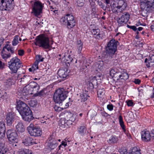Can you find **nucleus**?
Returning a JSON list of instances; mask_svg holds the SVG:
<instances>
[{"mask_svg": "<svg viewBox=\"0 0 154 154\" xmlns=\"http://www.w3.org/2000/svg\"><path fill=\"white\" fill-rule=\"evenodd\" d=\"M66 60L67 61H68V63H69L70 62H72V61L73 60V59L70 55H69L68 56L67 59H66Z\"/></svg>", "mask_w": 154, "mask_h": 154, "instance_id": "3c124183", "label": "nucleus"}, {"mask_svg": "<svg viewBox=\"0 0 154 154\" xmlns=\"http://www.w3.org/2000/svg\"><path fill=\"white\" fill-rule=\"evenodd\" d=\"M118 69L116 68L111 69L110 71V75L111 76L113 77Z\"/></svg>", "mask_w": 154, "mask_h": 154, "instance_id": "ea45409f", "label": "nucleus"}, {"mask_svg": "<svg viewBox=\"0 0 154 154\" xmlns=\"http://www.w3.org/2000/svg\"><path fill=\"white\" fill-rule=\"evenodd\" d=\"M134 82L136 84H139L140 82V80L138 79H135Z\"/></svg>", "mask_w": 154, "mask_h": 154, "instance_id": "4d7b16f0", "label": "nucleus"}, {"mask_svg": "<svg viewBox=\"0 0 154 154\" xmlns=\"http://www.w3.org/2000/svg\"><path fill=\"white\" fill-rule=\"evenodd\" d=\"M89 82H91L94 85L97 84V82L96 77L94 76L91 79Z\"/></svg>", "mask_w": 154, "mask_h": 154, "instance_id": "37998d69", "label": "nucleus"}, {"mask_svg": "<svg viewBox=\"0 0 154 154\" xmlns=\"http://www.w3.org/2000/svg\"><path fill=\"white\" fill-rule=\"evenodd\" d=\"M8 65L11 70L14 73H16L18 69L22 66L20 60L16 57L11 59L8 62Z\"/></svg>", "mask_w": 154, "mask_h": 154, "instance_id": "423d86ee", "label": "nucleus"}, {"mask_svg": "<svg viewBox=\"0 0 154 154\" xmlns=\"http://www.w3.org/2000/svg\"><path fill=\"white\" fill-rule=\"evenodd\" d=\"M101 114L102 116L106 117H107L109 116V115L105 112H102Z\"/></svg>", "mask_w": 154, "mask_h": 154, "instance_id": "6e6d98bb", "label": "nucleus"}, {"mask_svg": "<svg viewBox=\"0 0 154 154\" xmlns=\"http://www.w3.org/2000/svg\"><path fill=\"white\" fill-rule=\"evenodd\" d=\"M7 149L5 147L3 140L2 138L0 139V154H4L7 151Z\"/></svg>", "mask_w": 154, "mask_h": 154, "instance_id": "393cba45", "label": "nucleus"}, {"mask_svg": "<svg viewBox=\"0 0 154 154\" xmlns=\"http://www.w3.org/2000/svg\"><path fill=\"white\" fill-rule=\"evenodd\" d=\"M9 52L12 54L14 53V49L12 47L7 44L3 48L2 50L1 56L2 58L6 60L8 58L10 57L11 55L9 53Z\"/></svg>", "mask_w": 154, "mask_h": 154, "instance_id": "1a4fd4ad", "label": "nucleus"}, {"mask_svg": "<svg viewBox=\"0 0 154 154\" xmlns=\"http://www.w3.org/2000/svg\"><path fill=\"white\" fill-rule=\"evenodd\" d=\"M128 154H130V153H129ZM131 154H141V153L137 147H134L132 149Z\"/></svg>", "mask_w": 154, "mask_h": 154, "instance_id": "58836bf2", "label": "nucleus"}, {"mask_svg": "<svg viewBox=\"0 0 154 154\" xmlns=\"http://www.w3.org/2000/svg\"><path fill=\"white\" fill-rule=\"evenodd\" d=\"M119 151L121 154H126L127 153V150L124 148H122L119 149Z\"/></svg>", "mask_w": 154, "mask_h": 154, "instance_id": "c03bdc74", "label": "nucleus"}, {"mask_svg": "<svg viewBox=\"0 0 154 154\" xmlns=\"http://www.w3.org/2000/svg\"><path fill=\"white\" fill-rule=\"evenodd\" d=\"M19 36L18 35H16L14 37L13 40L12 41V45L15 46L17 45L19 42Z\"/></svg>", "mask_w": 154, "mask_h": 154, "instance_id": "c9c22d12", "label": "nucleus"}, {"mask_svg": "<svg viewBox=\"0 0 154 154\" xmlns=\"http://www.w3.org/2000/svg\"><path fill=\"white\" fill-rule=\"evenodd\" d=\"M144 62L147 67H154V55L150 57L148 59L146 58Z\"/></svg>", "mask_w": 154, "mask_h": 154, "instance_id": "412c9836", "label": "nucleus"}, {"mask_svg": "<svg viewBox=\"0 0 154 154\" xmlns=\"http://www.w3.org/2000/svg\"><path fill=\"white\" fill-rule=\"evenodd\" d=\"M65 117L66 119H69L73 122H74L75 120L78 121V117L76 115L72 114L70 112L66 113Z\"/></svg>", "mask_w": 154, "mask_h": 154, "instance_id": "aec40b11", "label": "nucleus"}, {"mask_svg": "<svg viewBox=\"0 0 154 154\" xmlns=\"http://www.w3.org/2000/svg\"><path fill=\"white\" fill-rule=\"evenodd\" d=\"M118 140L117 137L112 136L108 140V142L109 143H117Z\"/></svg>", "mask_w": 154, "mask_h": 154, "instance_id": "f704fd0d", "label": "nucleus"}, {"mask_svg": "<svg viewBox=\"0 0 154 154\" xmlns=\"http://www.w3.org/2000/svg\"><path fill=\"white\" fill-rule=\"evenodd\" d=\"M106 3V4H108L110 3V0H105Z\"/></svg>", "mask_w": 154, "mask_h": 154, "instance_id": "774afa93", "label": "nucleus"}, {"mask_svg": "<svg viewBox=\"0 0 154 154\" xmlns=\"http://www.w3.org/2000/svg\"><path fill=\"white\" fill-rule=\"evenodd\" d=\"M24 51L23 50H19L18 51V54L20 56H22L23 55Z\"/></svg>", "mask_w": 154, "mask_h": 154, "instance_id": "603ef678", "label": "nucleus"}, {"mask_svg": "<svg viewBox=\"0 0 154 154\" xmlns=\"http://www.w3.org/2000/svg\"><path fill=\"white\" fill-rule=\"evenodd\" d=\"M17 131L19 133H22L25 131V128L23 124L20 122H19L16 126Z\"/></svg>", "mask_w": 154, "mask_h": 154, "instance_id": "a878e982", "label": "nucleus"}, {"mask_svg": "<svg viewBox=\"0 0 154 154\" xmlns=\"http://www.w3.org/2000/svg\"><path fill=\"white\" fill-rule=\"evenodd\" d=\"M26 79H27V78H21L20 79V80H21L20 81V82H21V81H23V82H24V81H25L26 80Z\"/></svg>", "mask_w": 154, "mask_h": 154, "instance_id": "680f3d73", "label": "nucleus"}, {"mask_svg": "<svg viewBox=\"0 0 154 154\" xmlns=\"http://www.w3.org/2000/svg\"><path fill=\"white\" fill-rule=\"evenodd\" d=\"M140 2V8L146 13L154 11V0H138Z\"/></svg>", "mask_w": 154, "mask_h": 154, "instance_id": "7ed1b4c3", "label": "nucleus"}, {"mask_svg": "<svg viewBox=\"0 0 154 154\" xmlns=\"http://www.w3.org/2000/svg\"><path fill=\"white\" fill-rule=\"evenodd\" d=\"M126 102L128 106H132L134 105V103L132 100H129L128 101H126Z\"/></svg>", "mask_w": 154, "mask_h": 154, "instance_id": "de8ad7c7", "label": "nucleus"}, {"mask_svg": "<svg viewBox=\"0 0 154 154\" xmlns=\"http://www.w3.org/2000/svg\"><path fill=\"white\" fill-rule=\"evenodd\" d=\"M55 111L57 112H59L62 111L63 109V108L60 107L57 105H55L54 107Z\"/></svg>", "mask_w": 154, "mask_h": 154, "instance_id": "49530a36", "label": "nucleus"}, {"mask_svg": "<svg viewBox=\"0 0 154 154\" xmlns=\"http://www.w3.org/2000/svg\"><path fill=\"white\" fill-rule=\"evenodd\" d=\"M62 145L64 146V147H65L67 145V143L65 141H62L61 144L59 146V149H60V147Z\"/></svg>", "mask_w": 154, "mask_h": 154, "instance_id": "864d4df0", "label": "nucleus"}, {"mask_svg": "<svg viewBox=\"0 0 154 154\" xmlns=\"http://www.w3.org/2000/svg\"><path fill=\"white\" fill-rule=\"evenodd\" d=\"M66 119V120H65L64 119H62L60 121L62 126H63L64 128H66L70 127L73 122L69 119Z\"/></svg>", "mask_w": 154, "mask_h": 154, "instance_id": "5701e85b", "label": "nucleus"}, {"mask_svg": "<svg viewBox=\"0 0 154 154\" xmlns=\"http://www.w3.org/2000/svg\"><path fill=\"white\" fill-rule=\"evenodd\" d=\"M17 109L24 121L29 122L34 118L30 108L23 102L20 100L17 102Z\"/></svg>", "mask_w": 154, "mask_h": 154, "instance_id": "f257e3e1", "label": "nucleus"}, {"mask_svg": "<svg viewBox=\"0 0 154 154\" xmlns=\"http://www.w3.org/2000/svg\"><path fill=\"white\" fill-rule=\"evenodd\" d=\"M118 6L117 8L118 9L122 8V9L124 10L126 8L127 6L126 3L123 0H119L117 3Z\"/></svg>", "mask_w": 154, "mask_h": 154, "instance_id": "cd10ccee", "label": "nucleus"}, {"mask_svg": "<svg viewBox=\"0 0 154 154\" xmlns=\"http://www.w3.org/2000/svg\"><path fill=\"white\" fill-rule=\"evenodd\" d=\"M118 42L114 39H112L108 43L106 49V53L110 56L113 55L117 50Z\"/></svg>", "mask_w": 154, "mask_h": 154, "instance_id": "0eeeda50", "label": "nucleus"}, {"mask_svg": "<svg viewBox=\"0 0 154 154\" xmlns=\"http://www.w3.org/2000/svg\"><path fill=\"white\" fill-rule=\"evenodd\" d=\"M60 21L63 24L66 25L67 28L69 29L72 28L76 23L73 16L70 14H67L61 18Z\"/></svg>", "mask_w": 154, "mask_h": 154, "instance_id": "39448f33", "label": "nucleus"}, {"mask_svg": "<svg viewBox=\"0 0 154 154\" xmlns=\"http://www.w3.org/2000/svg\"><path fill=\"white\" fill-rule=\"evenodd\" d=\"M107 107V109L110 111H112L113 109V106L112 104L108 105Z\"/></svg>", "mask_w": 154, "mask_h": 154, "instance_id": "8fccbe9b", "label": "nucleus"}, {"mask_svg": "<svg viewBox=\"0 0 154 154\" xmlns=\"http://www.w3.org/2000/svg\"><path fill=\"white\" fill-rule=\"evenodd\" d=\"M32 152L29 149H25L19 151L18 154H31Z\"/></svg>", "mask_w": 154, "mask_h": 154, "instance_id": "e433bc0d", "label": "nucleus"}, {"mask_svg": "<svg viewBox=\"0 0 154 154\" xmlns=\"http://www.w3.org/2000/svg\"><path fill=\"white\" fill-rule=\"evenodd\" d=\"M150 28L151 30L153 31H154V24L151 26Z\"/></svg>", "mask_w": 154, "mask_h": 154, "instance_id": "e2e57ef3", "label": "nucleus"}, {"mask_svg": "<svg viewBox=\"0 0 154 154\" xmlns=\"http://www.w3.org/2000/svg\"><path fill=\"white\" fill-rule=\"evenodd\" d=\"M28 85L33 94H36V93L38 92L40 88V86L37 83L31 82Z\"/></svg>", "mask_w": 154, "mask_h": 154, "instance_id": "dca6fc26", "label": "nucleus"}, {"mask_svg": "<svg viewBox=\"0 0 154 154\" xmlns=\"http://www.w3.org/2000/svg\"><path fill=\"white\" fill-rule=\"evenodd\" d=\"M3 43V40H2V39H0V48H1V45Z\"/></svg>", "mask_w": 154, "mask_h": 154, "instance_id": "338daca9", "label": "nucleus"}, {"mask_svg": "<svg viewBox=\"0 0 154 154\" xmlns=\"http://www.w3.org/2000/svg\"><path fill=\"white\" fill-rule=\"evenodd\" d=\"M79 133L81 136L83 137L87 134V128L84 126H80L78 128Z\"/></svg>", "mask_w": 154, "mask_h": 154, "instance_id": "b1692460", "label": "nucleus"}, {"mask_svg": "<svg viewBox=\"0 0 154 154\" xmlns=\"http://www.w3.org/2000/svg\"><path fill=\"white\" fill-rule=\"evenodd\" d=\"M68 93L65 91L63 88L57 89L54 94V100L56 103L60 104L67 97L66 94Z\"/></svg>", "mask_w": 154, "mask_h": 154, "instance_id": "f03ea898", "label": "nucleus"}, {"mask_svg": "<svg viewBox=\"0 0 154 154\" xmlns=\"http://www.w3.org/2000/svg\"><path fill=\"white\" fill-rule=\"evenodd\" d=\"M39 62V61L36 60L34 63V65L38 66V64Z\"/></svg>", "mask_w": 154, "mask_h": 154, "instance_id": "69168bd1", "label": "nucleus"}, {"mask_svg": "<svg viewBox=\"0 0 154 154\" xmlns=\"http://www.w3.org/2000/svg\"><path fill=\"white\" fill-rule=\"evenodd\" d=\"M5 124L3 121L0 122V138H2L5 135Z\"/></svg>", "mask_w": 154, "mask_h": 154, "instance_id": "4be33fe9", "label": "nucleus"}, {"mask_svg": "<svg viewBox=\"0 0 154 154\" xmlns=\"http://www.w3.org/2000/svg\"><path fill=\"white\" fill-rule=\"evenodd\" d=\"M130 18V15L128 13L125 12L117 20L119 27L123 26L128 22Z\"/></svg>", "mask_w": 154, "mask_h": 154, "instance_id": "f8f14e48", "label": "nucleus"}, {"mask_svg": "<svg viewBox=\"0 0 154 154\" xmlns=\"http://www.w3.org/2000/svg\"><path fill=\"white\" fill-rule=\"evenodd\" d=\"M14 118L15 115L13 112H10L7 113L6 118L7 125H11L14 121Z\"/></svg>", "mask_w": 154, "mask_h": 154, "instance_id": "a211bd4d", "label": "nucleus"}, {"mask_svg": "<svg viewBox=\"0 0 154 154\" xmlns=\"http://www.w3.org/2000/svg\"><path fill=\"white\" fill-rule=\"evenodd\" d=\"M36 60L39 62L43 61L44 58L42 57V56L40 55H38L36 56Z\"/></svg>", "mask_w": 154, "mask_h": 154, "instance_id": "a18cd8bd", "label": "nucleus"}, {"mask_svg": "<svg viewBox=\"0 0 154 154\" xmlns=\"http://www.w3.org/2000/svg\"><path fill=\"white\" fill-rule=\"evenodd\" d=\"M8 138L9 141L12 142H17V135L14 130H8L7 132Z\"/></svg>", "mask_w": 154, "mask_h": 154, "instance_id": "ddd939ff", "label": "nucleus"}, {"mask_svg": "<svg viewBox=\"0 0 154 154\" xmlns=\"http://www.w3.org/2000/svg\"><path fill=\"white\" fill-rule=\"evenodd\" d=\"M142 140L146 142L149 141L151 138L150 134L149 131H143L141 132Z\"/></svg>", "mask_w": 154, "mask_h": 154, "instance_id": "f3484780", "label": "nucleus"}, {"mask_svg": "<svg viewBox=\"0 0 154 154\" xmlns=\"http://www.w3.org/2000/svg\"><path fill=\"white\" fill-rule=\"evenodd\" d=\"M35 44L40 47L45 49H49L50 46L49 44V38L44 35L39 36L36 37Z\"/></svg>", "mask_w": 154, "mask_h": 154, "instance_id": "20e7f679", "label": "nucleus"}, {"mask_svg": "<svg viewBox=\"0 0 154 154\" xmlns=\"http://www.w3.org/2000/svg\"><path fill=\"white\" fill-rule=\"evenodd\" d=\"M38 143L36 142V139L35 140H33L32 138V143H31V145H33L34 144H37Z\"/></svg>", "mask_w": 154, "mask_h": 154, "instance_id": "13d9d810", "label": "nucleus"}, {"mask_svg": "<svg viewBox=\"0 0 154 154\" xmlns=\"http://www.w3.org/2000/svg\"><path fill=\"white\" fill-rule=\"evenodd\" d=\"M127 26L128 28H129L131 29H132V30H133L134 31H136L137 30V28H136V27L134 26H129V25H127Z\"/></svg>", "mask_w": 154, "mask_h": 154, "instance_id": "09e8293b", "label": "nucleus"}, {"mask_svg": "<svg viewBox=\"0 0 154 154\" xmlns=\"http://www.w3.org/2000/svg\"><path fill=\"white\" fill-rule=\"evenodd\" d=\"M119 122L120 125L122 127V128L123 130L125 133L127 134L128 136L129 137L130 136V134L128 133V131H127L125 128V126L124 124V122L123 121V119L122 116L121 115L119 116Z\"/></svg>", "mask_w": 154, "mask_h": 154, "instance_id": "bb28decb", "label": "nucleus"}, {"mask_svg": "<svg viewBox=\"0 0 154 154\" xmlns=\"http://www.w3.org/2000/svg\"><path fill=\"white\" fill-rule=\"evenodd\" d=\"M122 73L121 72V76L120 79H123L124 80H126L128 79L129 75L126 72V71L125 69H123V71H122Z\"/></svg>", "mask_w": 154, "mask_h": 154, "instance_id": "473e14b6", "label": "nucleus"}, {"mask_svg": "<svg viewBox=\"0 0 154 154\" xmlns=\"http://www.w3.org/2000/svg\"><path fill=\"white\" fill-rule=\"evenodd\" d=\"M27 130L30 135L32 136L39 137L42 134V132L41 128L38 126L30 124L27 127Z\"/></svg>", "mask_w": 154, "mask_h": 154, "instance_id": "6e6552de", "label": "nucleus"}, {"mask_svg": "<svg viewBox=\"0 0 154 154\" xmlns=\"http://www.w3.org/2000/svg\"><path fill=\"white\" fill-rule=\"evenodd\" d=\"M1 3L2 10L10 11L12 10L14 6V0H2Z\"/></svg>", "mask_w": 154, "mask_h": 154, "instance_id": "9b49d317", "label": "nucleus"}, {"mask_svg": "<svg viewBox=\"0 0 154 154\" xmlns=\"http://www.w3.org/2000/svg\"><path fill=\"white\" fill-rule=\"evenodd\" d=\"M44 4L40 1H37L34 2L32 5V13L35 16H38L42 13V10L44 7Z\"/></svg>", "mask_w": 154, "mask_h": 154, "instance_id": "9d476101", "label": "nucleus"}, {"mask_svg": "<svg viewBox=\"0 0 154 154\" xmlns=\"http://www.w3.org/2000/svg\"><path fill=\"white\" fill-rule=\"evenodd\" d=\"M35 96H42L45 95V92L44 90H42L39 92L36 93V94H34Z\"/></svg>", "mask_w": 154, "mask_h": 154, "instance_id": "79ce46f5", "label": "nucleus"}, {"mask_svg": "<svg viewBox=\"0 0 154 154\" xmlns=\"http://www.w3.org/2000/svg\"><path fill=\"white\" fill-rule=\"evenodd\" d=\"M151 138L154 139V130L151 131Z\"/></svg>", "mask_w": 154, "mask_h": 154, "instance_id": "052dcab7", "label": "nucleus"}, {"mask_svg": "<svg viewBox=\"0 0 154 154\" xmlns=\"http://www.w3.org/2000/svg\"><path fill=\"white\" fill-rule=\"evenodd\" d=\"M28 85H26L23 88L20 87L18 88L17 90L19 93L18 94L20 95L26 96L30 94H33Z\"/></svg>", "mask_w": 154, "mask_h": 154, "instance_id": "4468645a", "label": "nucleus"}, {"mask_svg": "<svg viewBox=\"0 0 154 154\" xmlns=\"http://www.w3.org/2000/svg\"><path fill=\"white\" fill-rule=\"evenodd\" d=\"M69 71H68L66 68L64 69H60L58 71V74L60 78L64 79L66 78L68 75Z\"/></svg>", "mask_w": 154, "mask_h": 154, "instance_id": "6ab92c4d", "label": "nucleus"}, {"mask_svg": "<svg viewBox=\"0 0 154 154\" xmlns=\"http://www.w3.org/2000/svg\"><path fill=\"white\" fill-rule=\"evenodd\" d=\"M122 71H123V69H119L113 77L117 80L119 79L121 77V72L122 73V72H123Z\"/></svg>", "mask_w": 154, "mask_h": 154, "instance_id": "72a5a7b5", "label": "nucleus"}, {"mask_svg": "<svg viewBox=\"0 0 154 154\" xmlns=\"http://www.w3.org/2000/svg\"><path fill=\"white\" fill-rule=\"evenodd\" d=\"M150 97L152 98L154 97V88H153L152 90V93Z\"/></svg>", "mask_w": 154, "mask_h": 154, "instance_id": "0e129e2a", "label": "nucleus"}, {"mask_svg": "<svg viewBox=\"0 0 154 154\" xmlns=\"http://www.w3.org/2000/svg\"><path fill=\"white\" fill-rule=\"evenodd\" d=\"M48 145L49 148L53 149L57 146V140L53 135H51L48 140Z\"/></svg>", "mask_w": 154, "mask_h": 154, "instance_id": "2eb2a0df", "label": "nucleus"}, {"mask_svg": "<svg viewBox=\"0 0 154 154\" xmlns=\"http://www.w3.org/2000/svg\"><path fill=\"white\" fill-rule=\"evenodd\" d=\"M93 34L96 35L95 38L97 39H99L101 38L100 34V31L99 29H94L92 31Z\"/></svg>", "mask_w": 154, "mask_h": 154, "instance_id": "2f4dec72", "label": "nucleus"}, {"mask_svg": "<svg viewBox=\"0 0 154 154\" xmlns=\"http://www.w3.org/2000/svg\"><path fill=\"white\" fill-rule=\"evenodd\" d=\"M5 64L4 63H3L0 60V69H2L4 68L5 67Z\"/></svg>", "mask_w": 154, "mask_h": 154, "instance_id": "5fc2aeb1", "label": "nucleus"}, {"mask_svg": "<svg viewBox=\"0 0 154 154\" xmlns=\"http://www.w3.org/2000/svg\"><path fill=\"white\" fill-rule=\"evenodd\" d=\"M88 91H83L82 94H80V97L82 102H84L88 99Z\"/></svg>", "mask_w": 154, "mask_h": 154, "instance_id": "7c9ffc66", "label": "nucleus"}, {"mask_svg": "<svg viewBox=\"0 0 154 154\" xmlns=\"http://www.w3.org/2000/svg\"><path fill=\"white\" fill-rule=\"evenodd\" d=\"M105 91L103 88L99 89L97 91V94L98 96L100 97L103 96L105 94Z\"/></svg>", "mask_w": 154, "mask_h": 154, "instance_id": "4c0bfd02", "label": "nucleus"}, {"mask_svg": "<svg viewBox=\"0 0 154 154\" xmlns=\"http://www.w3.org/2000/svg\"><path fill=\"white\" fill-rule=\"evenodd\" d=\"M83 43L81 40H78L76 43V51L79 54H81L83 48Z\"/></svg>", "mask_w": 154, "mask_h": 154, "instance_id": "c85d7f7f", "label": "nucleus"}, {"mask_svg": "<svg viewBox=\"0 0 154 154\" xmlns=\"http://www.w3.org/2000/svg\"><path fill=\"white\" fill-rule=\"evenodd\" d=\"M32 69H33L34 70H36V69H38V66H36L35 65H33L32 66Z\"/></svg>", "mask_w": 154, "mask_h": 154, "instance_id": "bf43d9fd", "label": "nucleus"}, {"mask_svg": "<svg viewBox=\"0 0 154 154\" xmlns=\"http://www.w3.org/2000/svg\"><path fill=\"white\" fill-rule=\"evenodd\" d=\"M94 85L89 82L87 85V88L89 90H91L94 88Z\"/></svg>", "mask_w": 154, "mask_h": 154, "instance_id": "a19ab883", "label": "nucleus"}, {"mask_svg": "<svg viewBox=\"0 0 154 154\" xmlns=\"http://www.w3.org/2000/svg\"><path fill=\"white\" fill-rule=\"evenodd\" d=\"M32 141V138L31 137H26L23 140L22 143L26 146H29L31 145Z\"/></svg>", "mask_w": 154, "mask_h": 154, "instance_id": "c756f323", "label": "nucleus"}]
</instances>
